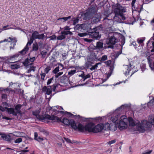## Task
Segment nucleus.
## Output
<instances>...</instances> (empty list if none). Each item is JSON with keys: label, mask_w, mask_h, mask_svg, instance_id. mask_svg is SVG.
Returning <instances> with one entry per match:
<instances>
[{"label": "nucleus", "mask_w": 154, "mask_h": 154, "mask_svg": "<svg viewBox=\"0 0 154 154\" xmlns=\"http://www.w3.org/2000/svg\"><path fill=\"white\" fill-rule=\"evenodd\" d=\"M11 67L12 69H17L20 67V66L17 64H12L11 65Z\"/></svg>", "instance_id": "obj_33"}, {"label": "nucleus", "mask_w": 154, "mask_h": 154, "mask_svg": "<svg viewBox=\"0 0 154 154\" xmlns=\"http://www.w3.org/2000/svg\"><path fill=\"white\" fill-rule=\"evenodd\" d=\"M105 63L106 65L108 66L111 64V61L110 60H109L106 62H105Z\"/></svg>", "instance_id": "obj_60"}, {"label": "nucleus", "mask_w": 154, "mask_h": 154, "mask_svg": "<svg viewBox=\"0 0 154 154\" xmlns=\"http://www.w3.org/2000/svg\"><path fill=\"white\" fill-rule=\"evenodd\" d=\"M127 70H128V73H127V72L125 73V75H128L129 74V72L130 71V70H131L130 69V67H128V66L127 67Z\"/></svg>", "instance_id": "obj_57"}, {"label": "nucleus", "mask_w": 154, "mask_h": 154, "mask_svg": "<svg viewBox=\"0 0 154 154\" xmlns=\"http://www.w3.org/2000/svg\"><path fill=\"white\" fill-rule=\"evenodd\" d=\"M128 106V105L127 104H125L122 105L121 106L118 108L117 109H116V111H117L119 110L120 109H124Z\"/></svg>", "instance_id": "obj_38"}, {"label": "nucleus", "mask_w": 154, "mask_h": 154, "mask_svg": "<svg viewBox=\"0 0 154 154\" xmlns=\"http://www.w3.org/2000/svg\"><path fill=\"white\" fill-rule=\"evenodd\" d=\"M71 18V16H69L67 17H63L62 18H59L58 20H64V21H65L67 20L68 19H70Z\"/></svg>", "instance_id": "obj_37"}, {"label": "nucleus", "mask_w": 154, "mask_h": 154, "mask_svg": "<svg viewBox=\"0 0 154 154\" xmlns=\"http://www.w3.org/2000/svg\"><path fill=\"white\" fill-rule=\"evenodd\" d=\"M106 14L107 15H106V17H109V15L110 14V13L107 11H105L104 12V15H106Z\"/></svg>", "instance_id": "obj_58"}, {"label": "nucleus", "mask_w": 154, "mask_h": 154, "mask_svg": "<svg viewBox=\"0 0 154 154\" xmlns=\"http://www.w3.org/2000/svg\"><path fill=\"white\" fill-rule=\"evenodd\" d=\"M66 38V36L64 34H62L61 35L58 36L57 37V39L58 40H62L65 39Z\"/></svg>", "instance_id": "obj_32"}, {"label": "nucleus", "mask_w": 154, "mask_h": 154, "mask_svg": "<svg viewBox=\"0 0 154 154\" xmlns=\"http://www.w3.org/2000/svg\"><path fill=\"white\" fill-rule=\"evenodd\" d=\"M22 106V105L20 104H18L17 105L15 106V108L16 110H20L21 107Z\"/></svg>", "instance_id": "obj_42"}, {"label": "nucleus", "mask_w": 154, "mask_h": 154, "mask_svg": "<svg viewBox=\"0 0 154 154\" xmlns=\"http://www.w3.org/2000/svg\"><path fill=\"white\" fill-rule=\"evenodd\" d=\"M5 107L4 108L2 106H0V110L2 112H4L5 110Z\"/></svg>", "instance_id": "obj_64"}, {"label": "nucleus", "mask_w": 154, "mask_h": 154, "mask_svg": "<svg viewBox=\"0 0 154 154\" xmlns=\"http://www.w3.org/2000/svg\"><path fill=\"white\" fill-rule=\"evenodd\" d=\"M107 56L106 55H104L101 58V60L105 61L107 59Z\"/></svg>", "instance_id": "obj_52"}, {"label": "nucleus", "mask_w": 154, "mask_h": 154, "mask_svg": "<svg viewBox=\"0 0 154 154\" xmlns=\"http://www.w3.org/2000/svg\"><path fill=\"white\" fill-rule=\"evenodd\" d=\"M22 138L20 137L16 139L14 141L15 143H19L22 141Z\"/></svg>", "instance_id": "obj_43"}, {"label": "nucleus", "mask_w": 154, "mask_h": 154, "mask_svg": "<svg viewBox=\"0 0 154 154\" xmlns=\"http://www.w3.org/2000/svg\"><path fill=\"white\" fill-rule=\"evenodd\" d=\"M90 124L91 126L90 127L89 132H93L94 133H97L102 132L103 133L101 124H98L95 126L94 124L92 122H90Z\"/></svg>", "instance_id": "obj_6"}, {"label": "nucleus", "mask_w": 154, "mask_h": 154, "mask_svg": "<svg viewBox=\"0 0 154 154\" xmlns=\"http://www.w3.org/2000/svg\"><path fill=\"white\" fill-rule=\"evenodd\" d=\"M38 49V45L37 43L33 45L32 50L33 51H36Z\"/></svg>", "instance_id": "obj_31"}, {"label": "nucleus", "mask_w": 154, "mask_h": 154, "mask_svg": "<svg viewBox=\"0 0 154 154\" xmlns=\"http://www.w3.org/2000/svg\"><path fill=\"white\" fill-rule=\"evenodd\" d=\"M42 92H44L46 94L50 95L52 93V86H44L42 89Z\"/></svg>", "instance_id": "obj_14"}, {"label": "nucleus", "mask_w": 154, "mask_h": 154, "mask_svg": "<svg viewBox=\"0 0 154 154\" xmlns=\"http://www.w3.org/2000/svg\"><path fill=\"white\" fill-rule=\"evenodd\" d=\"M36 59L35 57H28V58L26 59L23 62V63L24 66H27L29 65H32L33 62Z\"/></svg>", "instance_id": "obj_11"}, {"label": "nucleus", "mask_w": 154, "mask_h": 154, "mask_svg": "<svg viewBox=\"0 0 154 154\" xmlns=\"http://www.w3.org/2000/svg\"><path fill=\"white\" fill-rule=\"evenodd\" d=\"M97 28H94L93 31L88 33V35L93 38L98 39L101 37V35H100L99 32Z\"/></svg>", "instance_id": "obj_8"}, {"label": "nucleus", "mask_w": 154, "mask_h": 154, "mask_svg": "<svg viewBox=\"0 0 154 154\" xmlns=\"http://www.w3.org/2000/svg\"><path fill=\"white\" fill-rule=\"evenodd\" d=\"M118 115H116L115 117H112L111 118V120L114 123L115 126L117 124L116 122L118 120Z\"/></svg>", "instance_id": "obj_27"}, {"label": "nucleus", "mask_w": 154, "mask_h": 154, "mask_svg": "<svg viewBox=\"0 0 154 154\" xmlns=\"http://www.w3.org/2000/svg\"><path fill=\"white\" fill-rule=\"evenodd\" d=\"M1 137L3 140L7 141L9 143H11L12 141V137L9 134L4 133Z\"/></svg>", "instance_id": "obj_15"}, {"label": "nucleus", "mask_w": 154, "mask_h": 154, "mask_svg": "<svg viewBox=\"0 0 154 154\" xmlns=\"http://www.w3.org/2000/svg\"><path fill=\"white\" fill-rule=\"evenodd\" d=\"M49 38H50V40H54L56 39V36L55 35H53L49 37Z\"/></svg>", "instance_id": "obj_49"}, {"label": "nucleus", "mask_w": 154, "mask_h": 154, "mask_svg": "<svg viewBox=\"0 0 154 154\" xmlns=\"http://www.w3.org/2000/svg\"><path fill=\"white\" fill-rule=\"evenodd\" d=\"M76 72V70L74 69L68 72V75H69L72 76Z\"/></svg>", "instance_id": "obj_39"}, {"label": "nucleus", "mask_w": 154, "mask_h": 154, "mask_svg": "<svg viewBox=\"0 0 154 154\" xmlns=\"http://www.w3.org/2000/svg\"><path fill=\"white\" fill-rule=\"evenodd\" d=\"M91 124H90V123L84 126L82 124L79 123L77 126V128L79 131L80 132H83L85 131H88L89 132V128L91 126Z\"/></svg>", "instance_id": "obj_9"}, {"label": "nucleus", "mask_w": 154, "mask_h": 154, "mask_svg": "<svg viewBox=\"0 0 154 154\" xmlns=\"http://www.w3.org/2000/svg\"><path fill=\"white\" fill-rule=\"evenodd\" d=\"M63 73V72H60L57 73L55 75V77L56 78H58L59 76L62 75Z\"/></svg>", "instance_id": "obj_55"}, {"label": "nucleus", "mask_w": 154, "mask_h": 154, "mask_svg": "<svg viewBox=\"0 0 154 154\" xmlns=\"http://www.w3.org/2000/svg\"><path fill=\"white\" fill-rule=\"evenodd\" d=\"M145 65L144 64H143L142 66H141V69L142 71L143 72L145 69Z\"/></svg>", "instance_id": "obj_54"}, {"label": "nucleus", "mask_w": 154, "mask_h": 154, "mask_svg": "<svg viewBox=\"0 0 154 154\" xmlns=\"http://www.w3.org/2000/svg\"><path fill=\"white\" fill-rule=\"evenodd\" d=\"M44 140L41 137H39L38 138L36 139V140H37L38 141H43Z\"/></svg>", "instance_id": "obj_62"}, {"label": "nucleus", "mask_w": 154, "mask_h": 154, "mask_svg": "<svg viewBox=\"0 0 154 154\" xmlns=\"http://www.w3.org/2000/svg\"><path fill=\"white\" fill-rule=\"evenodd\" d=\"M87 35H88V34L86 33H79L78 34V35L80 37H83Z\"/></svg>", "instance_id": "obj_44"}, {"label": "nucleus", "mask_w": 154, "mask_h": 154, "mask_svg": "<svg viewBox=\"0 0 154 154\" xmlns=\"http://www.w3.org/2000/svg\"><path fill=\"white\" fill-rule=\"evenodd\" d=\"M88 25L86 24H78L75 26L74 29L76 30H79L82 32L83 30H85L87 29Z\"/></svg>", "instance_id": "obj_12"}, {"label": "nucleus", "mask_w": 154, "mask_h": 154, "mask_svg": "<svg viewBox=\"0 0 154 154\" xmlns=\"http://www.w3.org/2000/svg\"><path fill=\"white\" fill-rule=\"evenodd\" d=\"M79 20V19H78V18H73L72 19V20L73 21V24L74 25H75L76 23H78Z\"/></svg>", "instance_id": "obj_35"}, {"label": "nucleus", "mask_w": 154, "mask_h": 154, "mask_svg": "<svg viewBox=\"0 0 154 154\" xmlns=\"http://www.w3.org/2000/svg\"><path fill=\"white\" fill-rule=\"evenodd\" d=\"M101 125L102 126H103L102 128L103 132L105 131H107L110 129V125L109 123H106L105 124H101Z\"/></svg>", "instance_id": "obj_22"}, {"label": "nucleus", "mask_w": 154, "mask_h": 154, "mask_svg": "<svg viewBox=\"0 0 154 154\" xmlns=\"http://www.w3.org/2000/svg\"><path fill=\"white\" fill-rule=\"evenodd\" d=\"M71 121V120H69L67 118H64L60 122H61L66 125H70Z\"/></svg>", "instance_id": "obj_24"}, {"label": "nucleus", "mask_w": 154, "mask_h": 154, "mask_svg": "<svg viewBox=\"0 0 154 154\" xmlns=\"http://www.w3.org/2000/svg\"><path fill=\"white\" fill-rule=\"evenodd\" d=\"M45 37L44 34H39V32L37 31H34L32 33L31 38L29 40L26 46L22 51H20L19 53L22 55L25 54L29 50L28 45H30L33 42L34 40L35 39L43 40Z\"/></svg>", "instance_id": "obj_2"}, {"label": "nucleus", "mask_w": 154, "mask_h": 154, "mask_svg": "<svg viewBox=\"0 0 154 154\" xmlns=\"http://www.w3.org/2000/svg\"><path fill=\"white\" fill-rule=\"evenodd\" d=\"M152 44V49L151 50V52H154V33L153 34L152 37L149 40L147 43V46L148 48H151V47H149L150 45Z\"/></svg>", "instance_id": "obj_19"}, {"label": "nucleus", "mask_w": 154, "mask_h": 154, "mask_svg": "<svg viewBox=\"0 0 154 154\" xmlns=\"http://www.w3.org/2000/svg\"><path fill=\"white\" fill-rule=\"evenodd\" d=\"M154 102V98H153L148 103L147 106L149 108H151L153 105Z\"/></svg>", "instance_id": "obj_30"}, {"label": "nucleus", "mask_w": 154, "mask_h": 154, "mask_svg": "<svg viewBox=\"0 0 154 154\" xmlns=\"http://www.w3.org/2000/svg\"><path fill=\"white\" fill-rule=\"evenodd\" d=\"M5 108L7 110L9 114H12L13 116H17V113L15 111L14 109L12 107L8 108L5 107Z\"/></svg>", "instance_id": "obj_21"}, {"label": "nucleus", "mask_w": 154, "mask_h": 154, "mask_svg": "<svg viewBox=\"0 0 154 154\" xmlns=\"http://www.w3.org/2000/svg\"><path fill=\"white\" fill-rule=\"evenodd\" d=\"M8 38L10 39L11 41L12 40H14V44H13V45L14 46L16 45V43L17 42V40L16 39V38H12L11 37H9Z\"/></svg>", "instance_id": "obj_40"}, {"label": "nucleus", "mask_w": 154, "mask_h": 154, "mask_svg": "<svg viewBox=\"0 0 154 154\" xmlns=\"http://www.w3.org/2000/svg\"><path fill=\"white\" fill-rule=\"evenodd\" d=\"M88 11L91 13V15L92 14H94L97 12V10L95 7H92L91 8L88 9Z\"/></svg>", "instance_id": "obj_26"}, {"label": "nucleus", "mask_w": 154, "mask_h": 154, "mask_svg": "<svg viewBox=\"0 0 154 154\" xmlns=\"http://www.w3.org/2000/svg\"><path fill=\"white\" fill-rule=\"evenodd\" d=\"M99 64H100V63H96L94 65L92 66V67L90 68V69L91 70H92L97 69L98 67V65Z\"/></svg>", "instance_id": "obj_34"}, {"label": "nucleus", "mask_w": 154, "mask_h": 154, "mask_svg": "<svg viewBox=\"0 0 154 154\" xmlns=\"http://www.w3.org/2000/svg\"><path fill=\"white\" fill-rule=\"evenodd\" d=\"M152 151V150H147L143 152L142 154H150Z\"/></svg>", "instance_id": "obj_48"}, {"label": "nucleus", "mask_w": 154, "mask_h": 154, "mask_svg": "<svg viewBox=\"0 0 154 154\" xmlns=\"http://www.w3.org/2000/svg\"><path fill=\"white\" fill-rule=\"evenodd\" d=\"M51 70V67L49 66L47 67L44 70V72L46 73H48V72Z\"/></svg>", "instance_id": "obj_45"}, {"label": "nucleus", "mask_w": 154, "mask_h": 154, "mask_svg": "<svg viewBox=\"0 0 154 154\" xmlns=\"http://www.w3.org/2000/svg\"><path fill=\"white\" fill-rule=\"evenodd\" d=\"M129 125L130 126H136L137 130L141 132H144L145 131V128H150L152 125L154 124V116H150L148 118V121L144 120L141 121V123H136L132 118L130 117L128 119Z\"/></svg>", "instance_id": "obj_1"}, {"label": "nucleus", "mask_w": 154, "mask_h": 154, "mask_svg": "<svg viewBox=\"0 0 154 154\" xmlns=\"http://www.w3.org/2000/svg\"><path fill=\"white\" fill-rule=\"evenodd\" d=\"M53 79L54 77H52L48 80L47 83V85H48L51 83L52 81L53 80Z\"/></svg>", "instance_id": "obj_47"}, {"label": "nucleus", "mask_w": 154, "mask_h": 154, "mask_svg": "<svg viewBox=\"0 0 154 154\" xmlns=\"http://www.w3.org/2000/svg\"><path fill=\"white\" fill-rule=\"evenodd\" d=\"M145 39V37H143L141 39H138L137 41L139 44L142 43Z\"/></svg>", "instance_id": "obj_46"}, {"label": "nucleus", "mask_w": 154, "mask_h": 154, "mask_svg": "<svg viewBox=\"0 0 154 154\" xmlns=\"http://www.w3.org/2000/svg\"><path fill=\"white\" fill-rule=\"evenodd\" d=\"M7 97V96L6 94H2V99H6Z\"/></svg>", "instance_id": "obj_61"}, {"label": "nucleus", "mask_w": 154, "mask_h": 154, "mask_svg": "<svg viewBox=\"0 0 154 154\" xmlns=\"http://www.w3.org/2000/svg\"><path fill=\"white\" fill-rule=\"evenodd\" d=\"M118 42V39L116 38L114 35L108 38L106 40V43L109 45L108 48H113V45Z\"/></svg>", "instance_id": "obj_7"}, {"label": "nucleus", "mask_w": 154, "mask_h": 154, "mask_svg": "<svg viewBox=\"0 0 154 154\" xmlns=\"http://www.w3.org/2000/svg\"><path fill=\"white\" fill-rule=\"evenodd\" d=\"M101 19V15L97 14L95 15L92 18V22L93 23H96L100 22Z\"/></svg>", "instance_id": "obj_17"}, {"label": "nucleus", "mask_w": 154, "mask_h": 154, "mask_svg": "<svg viewBox=\"0 0 154 154\" xmlns=\"http://www.w3.org/2000/svg\"><path fill=\"white\" fill-rule=\"evenodd\" d=\"M41 79L43 81L44 80V78L45 76V73H42L41 74Z\"/></svg>", "instance_id": "obj_50"}, {"label": "nucleus", "mask_w": 154, "mask_h": 154, "mask_svg": "<svg viewBox=\"0 0 154 154\" xmlns=\"http://www.w3.org/2000/svg\"><path fill=\"white\" fill-rule=\"evenodd\" d=\"M91 62L89 61L86 62L85 64L86 69H88L89 67L91 66Z\"/></svg>", "instance_id": "obj_36"}, {"label": "nucleus", "mask_w": 154, "mask_h": 154, "mask_svg": "<svg viewBox=\"0 0 154 154\" xmlns=\"http://www.w3.org/2000/svg\"><path fill=\"white\" fill-rule=\"evenodd\" d=\"M66 77L64 75L62 77H60L61 78V79H60V81L62 82H63V79H66Z\"/></svg>", "instance_id": "obj_59"}, {"label": "nucleus", "mask_w": 154, "mask_h": 154, "mask_svg": "<svg viewBox=\"0 0 154 154\" xmlns=\"http://www.w3.org/2000/svg\"><path fill=\"white\" fill-rule=\"evenodd\" d=\"M19 56V54H15L12 56H8V57H0V59H2L3 60H5L8 59H11L15 57H18Z\"/></svg>", "instance_id": "obj_23"}, {"label": "nucleus", "mask_w": 154, "mask_h": 154, "mask_svg": "<svg viewBox=\"0 0 154 154\" xmlns=\"http://www.w3.org/2000/svg\"><path fill=\"white\" fill-rule=\"evenodd\" d=\"M114 12L116 15H124L123 13L125 12V8L120 4L117 3L114 5Z\"/></svg>", "instance_id": "obj_4"}, {"label": "nucleus", "mask_w": 154, "mask_h": 154, "mask_svg": "<svg viewBox=\"0 0 154 154\" xmlns=\"http://www.w3.org/2000/svg\"><path fill=\"white\" fill-rule=\"evenodd\" d=\"M96 47L98 49H100L103 48V43L102 42H98L97 43Z\"/></svg>", "instance_id": "obj_28"}, {"label": "nucleus", "mask_w": 154, "mask_h": 154, "mask_svg": "<svg viewBox=\"0 0 154 154\" xmlns=\"http://www.w3.org/2000/svg\"><path fill=\"white\" fill-rule=\"evenodd\" d=\"M45 119H48L50 120H53L54 122H59L61 121V119L56 116L54 115L50 116L48 114H46L45 117Z\"/></svg>", "instance_id": "obj_13"}, {"label": "nucleus", "mask_w": 154, "mask_h": 154, "mask_svg": "<svg viewBox=\"0 0 154 154\" xmlns=\"http://www.w3.org/2000/svg\"><path fill=\"white\" fill-rule=\"evenodd\" d=\"M120 119L121 120L119 121V123L118 122L115 126L118 127L120 130L125 129L128 125L127 123L125 122V120H127L126 116H122Z\"/></svg>", "instance_id": "obj_3"}, {"label": "nucleus", "mask_w": 154, "mask_h": 154, "mask_svg": "<svg viewBox=\"0 0 154 154\" xmlns=\"http://www.w3.org/2000/svg\"><path fill=\"white\" fill-rule=\"evenodd\" d=\"M121 38L122 39L121 42V49L116 54L115 56V57L117 58L122 53V46L124 45L125 42V37L122 35H121Z\"/></svg>", "instance_id": "obj_18"}, {"label": "nucleus", "mask_w": 154, "mask_h": 154, "mask_svg": "<svg viewBox=\"0 0 154 154\" xmlns=\"http://www.w3.org/2000/svg\"><path fill=\"white\" fill-rule=\"evenodd\" d=\"M1 114L2 115V119H6V120H9L12 119L11 118H8V117H7L6 116H4L2 115V113H1Z\"/></svg>", "instance_id": "obj_53"}, {"label": "nucleus", "mask_w": 154, "mask_h": 154, "mask_svg": "<svg viewBox=\"0 0 154 154\" xmlns=\"http://www.w3.org/2000/svg\"><path fill=\"white\" fill-rule=\"evenodd\" d=\"M59 66L57 67L52 71L53 73L54 74H56L59 71Z\"/></svg>", "instance_id": "obj_41"}, {"label": "nucleus", "mask_w": 154, "mask_h": 154, "mask_svg": "<svg viewBox=\"0 0 154 154\" xmlns=\"http://www.w3.org/2000/svg\"><path fill=\"white\" fill-rule=\"evenodd\" d=\"M147 60L148 61L149 66L151 70L152 71L154 70V61L153 58L151 56L148 57Z\"/></svg>", "instance_id": "obj_16"}, {"label": "nucleus", "mask_w": 154, "mask_h": 154, "mask_svg": "<svg viewBox=\"0 0 154 154\" xmlns=\"http://www.w3.org/2000/svg\"><path fill=\"white\" fill-rule=\"evenodd\" d=\"M58 112H60L62 114H66L68 115L69 117H72V118H74L75 116H76L77 118L79 119V121H86L88 118H85L84 117H81L79 115H78L77 116H75L72 114L70 113V112H64L63 111H58Z\"/></svg>", "instance_id": "obj_10"}, {"label": "nucleus", "mask_w": 154, "mask_h": 154, "mask_svg": "<svg viewBox=\"0 0 154 154\" xmlns=\"http://www.w3.org/2000/svg\"><path fill=\"white\" fill-rule=\"evenodd\" d=\"M82 17H83L84 20H89L92 17V15L88 11L85 13H84L82 15Z\"/></svg>", "instance_id": "obj_20"}, {"label": "nucleus", "mask_w": 154, "mask_h": 154, "mask_svg": "<svg viewBox=\"0 0 154 154\" xmlns=\"http://www.w3.org/2000/svg\"><path fill=\"white\" fill-rule=\"evenodd\" d=\"M84 40L86 42H91L92 41V40H91V39H88V38H85L84 39Z\"/></svg>", "instance_id": "obj_63"}, {"label": "nucleus", "mask_w": 154, "mask_h": 154, "mask_svg": "<svg viewBox=\"0 0 154 154\" xmlns=\"http://www.w3.org/2000/svg\"><path fill=\"white\" fill-rule=\"evenodd\" d=\"M64 139L68 143H73L71 142V141L70 140V139H69L68 138H67L64 137Z\"/></svg>", "instance_id": "obj_56"}, {"label": "nucleus", "mask_w": 154, "mask_h": 154, "mask_svg": "<svg viewBox=\"0 0 154 154\" xmlns=\"http://www.w3.org/2000/svg\"><path fill=\"white\" fill-rule=\"evenodd\" d=\"M70 125L71 126L72 128L74 130H75L77 129V125L75 122L73 120H71Z\"/></svg>", "instance_id": "obj_25"}, {"label": "nucleus", "mask_w": 154, "mask_h": 154, "mask_svg": "<svg viewBox=\"0 0 154 154\" xmlns=\"http://www.w3.org/2000/svg\"><path fill=\"white\" fill-rule=\"evenodd\" d=\"M113 19L119 23H122V20H126V18L124 15L120 14L117 15L116 14H115V15L113 17ZM130 18H128L127 21L125 20V21L124 23L127 24H133V23L130 21Z\"/></svg>", "instance_id": "obj_5"}, {"label": "nucleus", "mask_w": 154, "mask_h": 154, "mask_svg": "<svg viewBox=\"0 0 154 154\" xmlns=\"http://www.w3.org/2000/svg\"><path fill=\"white\" fill-rule=\"evenodd\" d=\"M61 34H64V35H68L69 34L70 35H72V33L69 31H62L61 32Z\"/></svg>", "instance_id": "obj_29"}, {"label": "nucleus", "mask_w": 154, "mask_h": 154, "mask_svg": "<svg viewBox=\"0 0 154 154\" xmlns=\"http://www.w3.org/2000/svg\"><path fill=\"white\" fill-rule=\"evenodd\" d=\"M116 141V140H112L108 142V143L110 145L111 144L115 143Z\"/></svg>", "instance_id": "obj_51"}]
</instances>
